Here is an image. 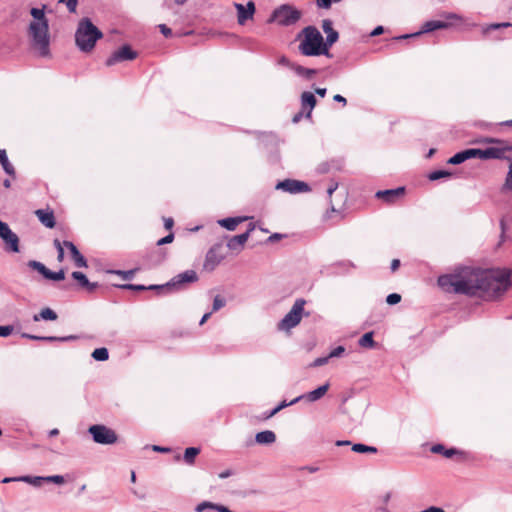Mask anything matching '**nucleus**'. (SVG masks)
Segmentation results:
<instances>
[{
  "instance_id": "f257e3e1",
  "label": "nucleus",
  "mask_w": 512,
  "mask_h": 512,
  "mask_svg": "<svg viewBox=\"0 0 512 512\" xmlns=\"http://www.w3.org/2000/svg\"><path fill=\"white\" fill-rule=\"evenodd\" d=\"M510 276L509 271L461 267L452 274L439 276L437 283L445 292L498 298L511 287Z\"/></svg>"
},
{
  "instance_id": "f03ea898",
  "label": "nucleus",
  "mask_w": 512,
  "mask_h": 512,
  "mask_svg": "<svg viewBox=\"0 0 512 512\" xmlns=\"http://www.w3.org/2000/svg\"><path fill=\"white\" fill-rule=\"evenodd\" d=\"M45 8L46 5H43L42 8L32 7L30 9L33 20L27 29L30 45L41 57L50 55L49 20L45 15Z\"/></svg>"
},
{
  "instance_id": "7ed1b4c3",
  "label": "nucleus",
  "mask_w": 512,
  "mask_h": 512,
  "mask_svg": "<svg viewBox=\"0 0 512 512\" xmlns=\"http://www.w3.org/2000/svg\"><path fill=\"white\" fill-rule=\"evenodd\" d=\"M298 38H301L298 50L303 56L324 55L328 58L332 57V54L324 44L322 34L315 26L305 27L298 35Z\"/></svg>"
},
{
  "instance_id": "20e7f679",
  "label": "nucleus",
  "mask_w": 512,
  "mask_h": 512,
  "mask_svg": "<svg viewBox=\"0 0 512 512\" xmlns=\"http://www.w3.org/2000/svg\"><path fill=\"white\" fill-rule=\"evenodd\" d=\"M101 38H103L102 31L90 18L84 17L79 20L75 31V44L81 52H91Z\"/></svg>"
},
{
  "instance_id": "39448f33",
  "label": "nucleus",
  "mask_w": 512,
  "mask_h": 512,
  "mask_svg": "<svg viewBox=\"0 0 512 512\" xmlns=\"http://www.w3.org/2000/svg\"><path fill=\"white\" fill-rule=\"evenodd\" d=\"M301 16L302 13L297 8L289 4H283L273 11L269 22L275 20L281 26H291L296 24Z\"/></svg>"
},
{
  "instance_id": "423d86ee",
  "label": "nucleus",
  "mask_w": 512,
  "mask_h": 512,
  "mask_svg": "<svg viewBox=\"0 0 512 512\" xmlns=\"http://www.w3.org/2000/svg\"><path fill=\"white\" fill-rule=\"evenodd\" d=\"M305 304L306 301L303 298L296 299L291 310L278 323V330L289 331L290 329L296 327L302 319Z\"/></svg>"
},
{
  "instance_id": "0eeeda50",
  "label": "nucleus",
  "mask_w": 512,
  "mask_h": 512,
  "mask_svg": "<svg viewBox=\"0 0 512 512\" xmlns=\"http://www.w3.org/2000/svg\"><path fill=\"white\" fill-rule=\"evenodd\" d=\"M88 433L95 443L101 445H111L118 440L116 432L103 424L91 425L88 428Z\"/></svg>"
},
{
  "instance_id": "6e6552de",
  "label": "nucleus",
  "mask_w": 512,
  "mask_h": 512,
  "mask_svg": "<svg viewBox=\"0 0 512 512\" xmlns=\"http://www.w3.org/2000/svg\"><path fill=\"white\" fill-rule=\"evenodd\" d=\"M198 279L199 277L195 270H186L171 278L166 283V286H169L170 292L181 291L184 290L188 284L197 282Z\"/></svg>"
},
{
  "instance_id": "1a4fd4ad",
  "label": "nucleus",
  "mask_w": 512,
  "mask_h": 512,
  "mask_svg": "<svg viewBox=\"0 0 512 512\" xmlns=\"http://www.w3.org/2000/svg\"><path fill=\"white\" fill-rule=\"evenodd\" d=\"M137 56L138 53L129 44H124L106 59L105 64L110 67L119 62L134 60Z\"/></svg>"
},
{
  "instance_id": "9d476101",
  "label": "nucleus",
  "mask_w": 512,
  "mask_h": 512,
  "mask_svg": "<svg viewBox=\"0 0 512 512\" xmlns=\"http://www.w3.org/2000/svg\"><path fill=\"white\" fill-rule=\"evenodd\" d=\"M510 151H512V144L504 142V144H499V146L487 147L486 149L477 148V156L482 160L503 159L505 158V153Z\"/></svg>"
},
{
  "instance_id": "9b49d317",
  "label": "nucleus",
  "mask_w": 512,
  "mask_h": 512,
  "mask_svg": "<svg viewBox=\"0 0 512 512\" xmlns=\"http://www.w3.org/2000/svg\"><path fill=\"white\" fill-rule=\"evenodd\" d=\"M275 188L290 194L305 193L311 190L310 186L306 182L295 179L279 181Z\"/></svg>"
},
{
  "instance_id": "f8f14e48",
  "label": "nucleus",
  "mask_w": 512,
  "mask_h": 512,
  "mask_svg": "<svg viewBox=\"0 0 512 512\" xmlns=\"http://www.w3.org/2000/svg\"><path fill=\"white\" fill-rule=\"evenodd\" d=\"M0 238L7 245L6 250L10 252H19V238L10 229L9 225L3 221H0Z\"/></svg>"
},
{
  "instance_id": "ddd939ff",
  "label": "nucleus",
  "mask_w": 512,
  "mask_h": 512,
  "mask_svg": "<svg viewBox=\"0 0 512 512\" xmlns=\"http://www.w3.org/2000/svg\"><path fill=\"white\" fill-rule=\"evenodd\" d=\"M449 27H451L450 22L441 21V20H430V21L425 22L422 25V28L420 31L413 33V34L401 35L399 37H396L395 39H397V40L407 39L410 37L419 36L423 33H430V32L436 31V30H440V29H448Z\"/></svg>"
},
{
  "instance_id": "4468645a",
  "label": "nucleus",
  "mask_w": 512,
  "mask_h": 512,
  "mask_svg": "<svg viewBox=\"0 0 512 512\" xmlns=\"http://www.w3.org/2000/svg\"><path fill=\"white\" fill-rule=\"evenodd\" d=\"M234 6L237 10V19L240 25H244L255 13V4L253 1L247 2L246 6L241 3H234Z\"/></svg>"
},
{
  "instance_id": "2eb2a0df",
  "label": "nucleus",
  "mask_w": 512,
  "mask_h": 512,
  "mask_svg": "<svg viewBox=\"0 0 512 512\" xmlns=\"http://www.w3.org/2000/svg\"><path fill=\"white\" fill-rule=\"evenodd\" d=\"M63 245L69 250L74 264L78 268H86L88 266L86 258L80 253L76 245L68 240L63 241Z\"/></svg>"
},
{
  "instance_id": "dca6fc26",
  "label": "nucleus",
  "mask_w": 512,
  "mask_h": 512,
  "mask_svg": "<svg viewBox=\"0 0 512 512\" xmlns=\"http://www.w3.org/2000/svg\"><path fill=\"white\" fill-rule=\"evenodd\" d=\"M322 29L326 33L324 44L330 51V47L338 41L339 33L333 29V23L330 19H324L322 21Z\"/></svg>"
},
{
  "instance_id": "f3484780",
  "label": "nucleus",
  "mask_w": 512,
  "mask_h": 512,
  "mask_svg": "<svg viewBox=\"0 0 512 512\" xmlns=\"http://www.w3.org/2000/svg\"><path fill=\"white\" fill-rule=\"evenodd\" d=\"M329 386H330L329 383H325L324 385H321L318 388H316L308 393H305V394H302V395L296 397L295 399H293V402H299L301 400L315 402V401L321 399L327 393Z\"/></svg>"
},
{
  "instance_id": "a211bd4d",
  "label": "nucleus",
  "mask_w": 512,
  "mask_h": 512,
  "mask_svg": "<svg viewBox=\"0 0 512 512\" xmlns=\"http://www.w3.org/2000/svg\"><path fill=\"white\" fill-rule=\"evenodd\" d=\"M405 193L404 187H397L395 189H387V190H379L376 192L375 196L378 199H381L387 203H393L398 198L403 196Z\"/></svg>"
},
{
  "instance_id": "6ab92c4d",
  "label": "nucleus",
  "mask_w": 512,
  "mask_h": 512,
  "mask_svg": "<svg viewBox=\"0 0 512 512\" xmlns=\"http://www.w3.org/2000/svg\"><path fill=\"white\" fill-rule=\"evenodd\" d=\"M253 229L254 226L250 224V228L246 232L231 237L227 242V247L232 251H240L247 242L250 232Z\"/></svg>"
},
{
  "instance_id": "aec40b11",
  "label": "nucleus",
  "mask_w": 512,
  "mask_h": 512,
  "mask_svg": "<svg viewBox=\"0 0 512 512\" xmlns=\"http://www.w3.org/2000/svg\"><path fill=\"white\" fill-rule=\"evenodd\" d=\"M478 158L477 156V148H469L462 150L460 152L455 153L452 157H450L447 161L448 164L451 165H459L465 162L466 160Z\"/></svg>"
},
{
  "instance_id": "412c9836",
  "label": "nucleus",
  "mask_w": 512,
  "mask_h": 512,
  "mask_svg": "<svg viewBox=\"0 0 512 512\" xmlns=\"http://www.w3.org/2000/svg\"><path fill=\"white\" fill-rule=\"evenodd\" d=\"M512 24L510 22H502V23H492L489 25L482 26V35L484 37L490 38L495 41L502 40V37L498 35V33L493 34L494 31H497L501 28L511 27Z\"/></svg>"
},
{
  "instance_id": "4be33fe9",
  "label": "nucleus",
  "mask_w": 512,
  "mask_h": 512,
  "mask_svg": "<svg viewBox=\"0 0 512 512\" xmlns=\"http://www.w3.org/2000/svg\"><path fill=\"white\" fill-rule=\"evenodd\" d=\"M21 337L30 339V340H34V341H45V342H56V341L69 342V341H74V340L78 339V336H76V335H68V336H63V337L37 336V335L25 333V332L21 334Z\"/></svg>"
},
{
  "instance_id": "5701e85b",
  "label": "nucleus",
  "mask_w": 512,
  "mask_h": 512,
  "mask_svg": "<svg viewBox=\"0 0 512 512\" xmlns=\"http://www.w3.org/2000/svg\"><path fill=\"white\" fill-rule=\"evenodd\" d=\"M317 100L312 92L305 91L301 94V106L306 111V117L310 118L312 110L316 106Z\"/></svg>"
},
{
  "instance_id": "b1692460",
  "label": "nucleus",
  "mask_w": 512,
  "mask_h": 512,
  "mask_svg": "<svg viewBox=\"0 0 512 512\" xmlns=\"http://www.w3.org/2000/svg\"><path fill=\"white\" fill-rule=\"evenodd\" d=\"M11 481H22V482L28 483L34 487H41L43 485V483H45L44 476H30V475H25V476H20V477H15V478H5L3 480V483H8Z\"/></svg>"
},
{
  "instance_id": "393cba45",
  "label": "nucleus",
  "mask_w": 512,
  "mask_h": 512,
  "mask_svg": "<svg viewBox=\"0 0 512 512\" xmlns=\"http://www.w3.org/2000/svg\"><path fill=\"white\" fill-rule=\"evenodd\" d=\"M36 215L39 221L47 228H54L56 225L55 216L53 211L38 209Z\"/></svg>"
},
{
  "instance_id": "a878e982",
  "label": "nucleus",
  "mask_w": 512,
  "mask_h": 512,
  "mask_svg": "<svg viewBox=\"0 0 512 512\" xmlns=\"http://www.w3.org/2000/svg\"><path fill=\"white\" fill-rule=\"evenodd\" d=\"M291 70L305 80H311L319 73L318 69L306 68L300 64L291 65Z\"/></svg>"
},
{
  "instance_id": "bb28decb",
  "label": "nucleus",
  "mask_w": 512,
  "mask_h": 512,
  "mask_svg": "<svg viewBox=\"0 0 512 512\" xmlns=\"http://www.w3.org/2000/svg\"><path fill=\"white\" fill-rule=\"evenodd\" d=\"M206 510H215L217 512H233L232 510H230L228 507H226L224 505L209 502V501L201 502L195 507L196 512H205Z\"/></svg>"
},
{
  "instance_id": "cd10ccee",
  "label": "nucleus",
  "mask_w": 512,
  "mask_h": 512,
  "mask_svg": "<svg viewBox=\"0 0 512 512\" xmlns=\"http://www.w3.org/2000/svg\"><path fill=\"white\" fill-rule=\"evenodd\" d=\"M431 452L435 454H442L446 458H452L455 455H462L463 452L456 448H446L443 444H434L431 447Z\"/></svg>"
},
{
  "instance_id": "c85d7f7f",
  "label": "nucleus",
  "mask_w": 512,
  "mask_h": 512,
  "mask_svg": "<svg viewBox=\"0 0 512 512\" xmlns=\"http://www.w3.org/2000/svg\"><path fill=\"white\" fill-rule=\"evenodd\" d=\"M276 441V434L271 430H264L255 435V442L260 445H271Z\"/></svg>"
},
{
  "instance_id": "c756f323",
  "label": "nucleus",
  "mask_w": 512,
  "mask_h": 512,
  "mask_svg": "<svg viewBox=\"0 0 512 512\" xmlns=\"http://www.w3.org/2000/svg\"><path fill=\"white\" fill-rule=\"evenodd\" d=\"M57 313L49 307L43 308L39 314L33 316V320L38 322L40 320L55 321L57 320Z\"/></svg>"
},
{
  "instance_id": "7c9ffc66",
  "label": "nucleus",
  "mask_w": 512,
  "mask_h": 512,
  "mask_svg": "<svg viewBox=\"0 0 512 512\" xmlns=\"http://www.w3.org/2000/svg\"><path fill=\"white\" fill-rule=\"evenodd\" d=\"M243 220L242 217H227L219 220L218 224L229 231H233Z\"/></svg>"
},
{
  "instance_id": "2f4dec72",
  "label": "nucleus",
  "mask_w": 512,
  "mask_h": 512,
  "mask_svg": "<svg viewBox=\"0 0 512 512\" xmlns=\"http://www.w3.org/2000/svg\"><path fill=\"white\" fill-rule=\"evenodd\" d=\"M199 447H188L184 451L183 460L188 465H193L195 463L196 457L200 454Z\"/></svg>"
},
{
  "instance_id": "473e14b6",
  "label": "nucleus",
  "mask_w": 512,
  "mask_h": 512,
  "mask_svg": "<svg viewBox=\"0 0 512 512\" xmlns=\"http://www.w3.org/2000/svg\"><path fill=\"white\" fill-rule=\"evenodd\" d=\"M374 333L367 332L361 336V338L358 341L359 346L363 348H374L376 346V342L373 339Z\"/></svg>"
},
{
  "instance_id": "72a5a7b5",
  "label": "nucleus",
  "mask_w": 512,
  "mask_h": 512,
  "mask_svg": "<svg viewBox=\"0 0 512 512\" xmlns=\"http://www.w3.org/2000/svg\"><path fill=\"white\" fill-rule=\"evenodd\" d=\"M92 358L96 361H106L109 358L108 349L105 347L96 348L92 354Z\"/></svg>"
},
{
  "instance_id": "f704fd0d",
  "label": "nucleus",
  "mask_w": 512,
  "mask_h": 512,
  "mask_svg": "<svg viewBox=\"0 0 512 512\" xmlns=\"http://www.w3.org/2000/svg\"><path fill=\"white\" fill-rule=\"evenodd\" d=\"M221 261V258H218L215 253V249L211 248L206 255L205 267L207 268L211 264V269H213L216 265H218Z\"/></svg>"
},
{
  "instance_id": "c9c22d12",
  "label": "nucleus",
  "mask_w": 512,
  "mask_h": 512,
  "mask_svg": "<svg viewBox=\"0 0 512 512\" xmlns=\"http://www.w3.org/2000/svg\"><path fill=\"white\" fill-rule=\"evenodd\" d=\"M352 450L356 453H376L377 448L363 443H355L352 445Z\"/></svg>"
},
{
  "instance_id": "e433bc0d",
  "label": "nucleus",
  "mask_w": 512,
  "mask_h": 512,
  "mask_svg": "<svg viewBox=\"0 0 512 512\" xmlns=\"http://www.w3.org/2000/svg\"><path fill=\"white\" fill-rule=\"evenodd\" d=\"M452 176V173L448 170H434L428 174V179L430 181H436L442 178H449Z\"/></svg>"
},
{
  "instance_id": "4c0bfd02",
  "label": "nucleus",
  "mask_w": 512,
  "mask_h": 512,
  "mask_svg": "<svg viewBox=\"0 0 512 512\" xmlns=\"http://www.w3.org/2000/svg\"><path fill=\"white\" fill-rule=\"evenodd\" d=\"M71 276L75 281L78 282L80 287L85 288L86 286L89 285V280L83 272L74 271L72 272Z\"/></svg>"
},
{
  "instance_id": "58836bf2",
  "label": "nucleus",
  "mask_w": 512,
  "mask_h": 512,
  "mask_svg": "<svg viewBox=\"0 0 512 512\" xmlns=\"http://www.w3.org/2000/svg\"><path fill=\"white\" fill-rule=\"evenodd\" d=\"M27 265L29 268L39 272L43 277H45V275L48 271V268L43 263L36 261V260H30L27 263Z\"/></svg>"
},
{
  "instance_id": "ea45409f",
  "label": "nucleus",
  "mask_w": 512,
  "mask_h": 512,
  "mask_svg": "<svg viewBox=\"0 0 512 512\" xmlns=\"http://www.w3.org/2000/svg\"><path fill=\"white\" fill-rule=\"evenodd\" d=\"M44 278L58 282V281H62L65 279V273H64L63 269H60L57 272H54V271H51L50 269H48Z\"/></svg>"
},
{
  "instance_id": "a19ab883",
  "label": "nucleus",
  "mask_w": 512,
  "mask_h": 512,
  "mask_svg": "<svg viewBox=\"0 0 512 512\" xmlns=\"http://www.w3.org/2000/svg\"><path fill=\"white\" fill-rule=\"evenodd\" d=\"M136 271H137V269H131V270H127V271H123V270H108L107 272L111 273V274L119 275L124 280H131L134 277Z\"/></svg>"
},
{
  "instance_id": "79ce46f5",
  "label": "nucleus",
  "mask_w": 512,
  "mask_h": 512,
  "mask_svg": "<svg viewBox=\"0 0 512 512\" xmlns=\"http://www.w3.org/2000/svg\"><path fill=\"white\" fill-rule=\"evenodd\" d=\"M117 288L123 289V290H133V291H145L146 286L142 284H115L114 285Z\"/></svg>"
},
{
  "instance_id": "37998d69",
  "label": "nucleus",
  "mask_w": 512,
  "mask_h": 512,
  "mask_svg": "<svg viewBox=\"0 0 512 512\" xmlns=\"http://www.w3.org/2000/svg\"><path fill=\"white\" fill-rule=\"evenodd\" d=\"M226 305V299L220 295H216L213 299L212 312H217Z\"/></svg>"
},
{
  "instance_id": "c03bdc74",
  "label": "nucleus",
  "mask_w": 512,
  "mask_h": 512,
  "mask_svg": "<svg viewBox=\"0 0 512 512\" xmlns=\"http://www.w3.org/2000/svg\"><path fill=\"white\" fill-rule=\"evenodd\" d=\"M502 191H512V163L509 166V171L502 187Z\"/></svg>"
},
{
  "instance_id": "a18cd8bd",
  "label": "nucleus",
  "mask_w": 512,
  "mask_h": 512,
  "mask_svg": "<svg viewBox=\"0 0 512 512\" xmlns=\"http://www.w3.org/2000/svg\"><path fill=\"white\" fill-rule=\"evenodd\" d=\"M54 246H55V248L57 249V252H58L57 260L59 262H62L64 260V248H65V246L63 245V242H61L58 239L54 240Z\"/></svg>"
},
{
  "instance_id": "49530a36",
  "label": "nucleus",
  "mask_w": 512,
  "mask_h": 512,
  "mask_svg": "<svg viewBox=\"0 0 512 512\" xmlns=\"http://www.w3.org/2000/svg\"><path fill=\"white\" fill-rule=\"evenodd\" d=\"M146 290H155L159 294L170 292L169 286H166V283L162 284V285L152 284V285L146 286Z\"/></svg>"
},
{
  "instance_id": "de8ad7c7",
  "label": "nucleus",
  "mask_w": 512,
  "mask_h": 512,
  "mask_svg": "<svg viewBox=\"0 0 512 512\" xmlns=\"http://www.w3.org/2000/svg\"><path fill=\"white\" fill-rule=\"evenodd\" d=\"M5 173H7L10 176H15V169L13 165L10 163L9 159H5L3 162L0 163Z\"/></svg>"
},
{
  "instance_id": "09e8293b",
  "label": "nucleus",
  "mask_w": 512,
  "mask_h": 512,
  "mask_svg": "<svg viewBox=\"0 0 512 512\" xmlns=\"http://www.w3.org/2000/svg\"><path fill=\"white\" fill-rule=\"evenodd\" d=\"M45 482H52L57 485H61L65 482V479L62 475H51V476H44Z\"/></svg>"
},
{
  "instance_id": "8fccbe9b",
  "label": "nucleus",
  "mask_w": 512,
  "mask_h": 512,
  "mask_svg": "<svg viewBox=\"0 0 512 512\" xmlns=\"http://www.w3.org/2000/svg\"><path fill=\"white\" fill-rule=\"evenodd\" d=\"M401 301V295L398 293H391L386 297V302L389 305H396Z\"/></svg>"
},
{
  "instance_id": "3c124183",
  "label": "nucleus",
  "mask_w": 512,
  "mask_h": 512,
  "mask_svg": "<svg viewBox=\"0 0 512 512\" xmlns=\"http://www.w3.org/2000/svg\"><path fill=\"white\" fill-rule=\"evenodd\" d=\"M59 3H64L68 11L74 13L77 8L78 0H59Z\"/></svg>"
},
{
  "instance_id": "603ef678",
  "label": "nucleus",
  "mask_w": 512,
  "mask_h": 512,
  "mask_svg": "<svg viewBox=\"0 0 512 512\" xmlns=\"http://www.w3.org/2000/svg\"><path fill=\"white\" fill-rule=\"evenodd\" d=\"M14 327L12 325L0 326V337H8L12 334Z\"/></svg>"
},
{
  "instance_id": "864d4df0",
  "label": "nucleus",
  "mask_w": 512,
  "mask_h": 512,
  "mask_svg": "<svg viewBox=\"0 0 512 512\" xmlns=\"http://www.w3.org/2000/svg\"><path fill=\"white\" fill-rule=\"evenodd\" d=\"M345 352L344 346H337L328 354L330 358L340 357Z\"/></svg>"
},
{
  "instance_id": "5fc2aeb1",
  "label": "nucleus",
  "mask_w": 512,
  "mask_h": 512,
  "mask_svg": "<svg viewBox=\"0 0 512 512\" xmlns=\"http://www.w3.org/2000/svg\"><path fill=\"white\" fill-rule=\"evenodd\" d=\"M174 240V234L172 232H170L168 235H166L165 237L159 239L157 241V245L158 246H162V245H165V244H169L171 243L172 241Z\"/></svg>"
},
{
  "instance_id": "6e6d98bb",
  "label": "nucleus",
  "mask_w": 512,
  "mask_h": 512,
  "mask_svg": "<svg viewBox=\"0 0 512 512\" xmlns=\"http://www.w3.org/2000/svg\"><path fill=\"white\" fill-rule=\"evenodd\" d=\"M329 359H330L329 356L316 358L313 361L312 366L313 367L323 366V365H325L328 362Z\"/></svg>"
},
{
  "instance_id": "4d7b16f0",
  "label": "nucleus",
  "mask_w": 512,
  "mask_h": 512,
  "mask_svg": "<svg viewBox=\"0 0 512 512\" xmlns=\"http://www.w3.org/2000/svg\"><path fill=\"white\" fill-rule=\"evenodd\" d=\"M160 32L166 37H171L172 36V30L165 24H160L158 26Z\"/></svg>"
},
{
  "instance_id": "13d9d810",
  "label": "nucleus",
  "mask_w": 512,
  "mask_h": 512,
  "mask_svg": "<svg viewBox=\"0 0 512 512\" xmlns=\"http://www.w3.org/2000/svg\"><path fill=\"white\" fill-rule=\"evenodd\" d=\"M316 5L322 9H329L332 5V0H316Z\"/></svg>"
},
{
  "instance_id": "bf43d9fd",
  "label": "nucleus",
  "mask_w": 512,
  "mask_h": 512,
  "mask_svg": "<svg viewBox=\"0 0 512 512\" xmlns=\"http://www.w3.org/2000/svg\"><path fill=\"white\" fill-rule=\"evenodd\" d=\"M283 237H284V235H283V234H280V233H274V234L270 235V236L267 238V240H266V241H267L268 243H274V242H276V241H278V240L282 239Z\"/></svg>"
},
{
  "instance_id": "052dcab7",
  "label": "nucleus",
  "mask_w": 512,
  "mask_h": 512,
  "mask_svg": "<svg viewBox=\"0 0 512 512\" xmlns=\"http://www.w3.org/2000/svg\"><path fill=\"white\" fill-rule=\"evenodd\" d=\"M383 32H384V27H383V26H381V25H379V26L375 27V28L371 31L370 36H371V37L379 36V35H381Z\"/></svg>"
},
{
  "instance_id": "680f3d73",
  "label": "nucleus",
  "mask_w": 512,
  "mask_h": 512,
  "mask_svg": "<svg viewBox=\"0 0 512 512\" xmlns=\"http://www.w3.org/2000/svg\"><path fill=\"white\" fill-rule=\"evenodd\" d=\"M338 188V183L337 182H334L332 181L329 185V187L327 188V194L329 197H331V195L337 190Z\"/></svg>"
},
{
  "instance_id": "e2e57ef3",
  "label": "nucleus",
  "mask_w": 512,
  "mask_h": 512,
  "mask_svg": "<svg viewBox=\"0 0 512 512\" xmlns=\"http://www.w3.org/2000/svg\"><path fill=\"white\" fill-rule=\"evenodd\" d=\"M279 63L288 67L289 69H291V65H296V63L294 62H291L287 57L283 56L280 58L279 60Z\"/></svg>"
},
{
  "instance_id": "0e129e2a",
  "label": "nucleus",
  "mask_w": 512,
  "mask_h": 512,
  "mask_svg": "<svg viewBox=\"0 0 512 512\" xmlns=\"http://www.w3.org/2000/svg\"><path fill=\"white\" fill-rule=\"evenodd\" d=\"M443 16L447 20H460L461 19V17L458 14L452 13V12L444 13Z\"/></svg>"
},
{
  "instance_id": "69168bd1",
  "label": "nucleus",
  "mask_w": 512,
  "mask_h": 512,
  "mask_svg": "<svg viewBox=\"0 0 512 512\" xmlns=\"http://www.w3.org/2000/svg\"><path fill=\"white\" fill-rule=\"evenodd\" d=\"M232 475H234V471H233V470H231V469H227V470L222 471L221 473H219V475H218V476H219V478H221V479H226V478H228V477H230V476H232Z\"/></svg>"
},
{
  "instance_id": "338daca9",
  "label": "nucleus",
  "mask_w": 512,
  "mask_h": 512,
  "mask_svg": "<svg viewBox=\"0 0 512 512\" xmlns=\"http://www.w3.org/2000/svg\"><path fill=\"white\" fill-rule=\"evenodd\" d=\"M317 170L319 173H322V174L327 173L330 170L329 164L322 163L318 166Z\"/></svg>"
},
{
  "instance_id": "774afa93",
  "label": "nucleus",
  "mask_w": 512,
  "mask_h": 512,
  "mask_svg": "<svg viewBox=\"0 0 512 512\" xmlns=\"http://www.w3.org/2000/svg\"><path fill=\"white\" fill-rule=\"evenodd\" d=\"M420 512H445L444 509H442L441 507H437V506H430Z\"/></svg>"
}]
</instances>
